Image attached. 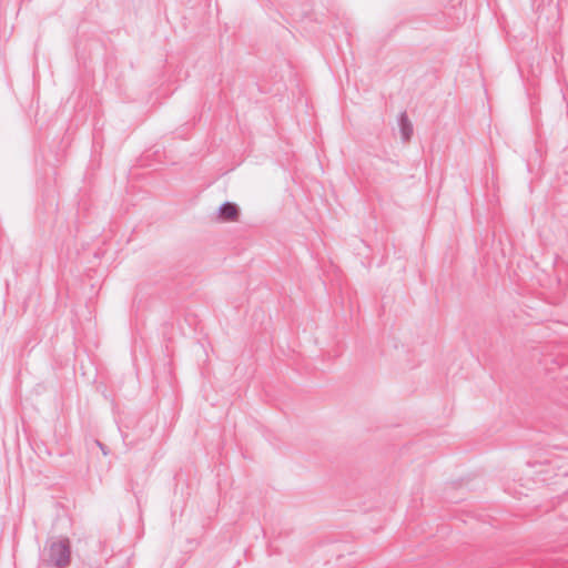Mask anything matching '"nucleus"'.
Listing matches in <instances>:
<instances>
[{"instance_id": "1", "label": "nucleus", "mask_w": 568, "mask_h": 568, "mask_svg": "<svg viewBox=\"0 0 568 568\" xmlns=\"http://www.w3.org/2000/svg\"><path fill=\"white\" fill-rule=\"evenodd\" d=\"M71 549L69 539L62 538L52 540L44 548L41 561L57 568H65L70 565Z\"/></svg>"}, {"instance_id": "2", "label": "nucleus", "mask_w": 568, "mask_h": 568, "mask_svg": "<svg viewBox=\"0 0 568 568\" xmlns=\"http://www.w3.org/2000/svg\"><path fill=\"white\" fill-rule=\"evenodd\" d=\"M398 123L403 141L408 142L413 135V125L405 112L400 114Z\"/></svg>"}, {"instance_id": "3", "label": "nucleus", "mask_w": 568, "mask_h": 568, "mask_svg": "<svg viewBox=\"0 0 568 568\" xmlns=\"http://www.w3.org/2000/svg\"><path fill=\"white\" fill-rule=\"evenodd\" d=\"M239 215V207L233 203H224L220 207V217L224 221H234Z\"/></svg>"}]
</instances>
